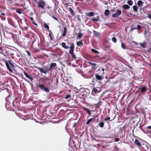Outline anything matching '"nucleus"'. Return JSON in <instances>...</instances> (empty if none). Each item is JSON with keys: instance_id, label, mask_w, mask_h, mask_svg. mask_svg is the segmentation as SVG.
<instances>
[{"instance_id": "f257e3e1", "label": "nucleus", "mask_w": 151, "mask_h": 151, "mask_svg": "<svg viewBox=\"0 0 151 151\" xmlns=\"http://www.w3.org/2000/svg\"><path fill=\"white\" fill-rule=\"evenodd\" d=\"M69 45H70V47L67 46L66 45L65 43L63 42L61 43V45L65 49H68L69 48H70V50L69 52V53L72 55V58L76 60V57L74 54V51L75 47V45L72 42H70L69 43Z\"/></svg>"}, {"instance_id": "f03ea898", "label": "nucleus", "mask_w": 151, "mask_h": 151, "mask_svg": "<svg viewBox=\"0 0 151 151\" xmlns=\"http://www.w3.org/2000/svg\"><path fill=\"white\" fill-rule=\"evenodd\" d=\"M4 61L5 63L7 69L10 72L13 73V71L12 69H14V68L15 67L14 65L12 63L13 62L9 60L8 61L4 60Z\"/></svg>"}, {"instance_id": "7ed1b4c3", "label": "nucleus", "mask_w": 151, "mask_h": 151, "mask_svg": "<svg viewBox=\"0 0 151 151\" xmlns=\"http://www.w3.org/2000/svg\"><path fill=\"white\" fill-rule=\"evenodd\" d=\"M37 88L40 90L45 92L46 93H49L50 88L46 87L44 85L41 83H39L37 84Z\"/></svg>"}, {"instance_id": "20e7f679", "label": "nucleus", "mask_w": 151, "mask_h": 151, "mask_svg": "<svg viewBox=\"0 0 151 151\" xmlns=\"http://www.w3.org/2000/svg\"><path fill=\"white\" fill-rule=\"evenodd\" d=\"M88 92L89 93V90L88 89H85L84 88L83 90L80 93L79 95L80 98L83 100L85 99L88 95Z\"/></svg>"}, {"instance_id": "39448f33", "label": "nucleus", "mask_w": 151, "mask_h": 151, "mask_svg": "<svg viewBox=\"0 0 151 151\" xmlns=\"http://www.w3.org/2000/svg\"><path fill=\"white\" fill-rule=\"evenodd\" d=\"M37 68L41 73H46L50 70L49 67L46 65H44L42 68L37 67Z\"/></svg>"}, {"instance_id": "423d86ee", "label": "nucleus", "mask_w": 151, "mask_h": 151, "mask_svg": "<svg viewBox=\"0 0 151 151\" xmlns=\"http://www.w3.org/2000/svg\"><path fill=\"white\" fill-rule=\"evenodd\" d=\"M75 120H76L74 119H71L69 120L67 123L68 125H69L70 127L74 128L77 124V122Z\"/></svg>"}, {"instance_id": "0eeeda50", "label": "nucleus", "mask_w": 151, "mask_h": 151, "mask_svg": "<svg viewBox=\"0 0 151 151\" xmlns=\"http://www.w3.org/2000/svg\"><path fill=\"white\" fill-rule=\"evenodd\" d=\"M4 56L8 58H10L11 55L9 50H7L5 48H4L3 51L1 52Z\"/></svg>"}, {"instance_id": "6e6552de", "label": "nucleus", "mask_w": 151, "mask_h": 151, "mask_svg": "<svg viewBox=\"0 0 151 151\" xmlns=\"http://www.w3.org/2000/svg\"><path fill=\"white\" fill-rule=\"evenodd\" d=\"M45 4V2L43 0H40L37 3L38 7L43 9Z\"/></svg>"}, {"instance_id": "1a4fd4ad", "label": "nucleus", "mask_w": 151, "mask_h": 151, "mask_svg": "<svg viewBox=\"0 0 151 151\" xmlns=\"http://www.w3.org/2000/svg\"><path fill=\"white\" fill-rule=\"evenodd\" d=\"M122 13V11L120 10L117 9L116 12L112 15L113 17H118Z\"/></svg>"}, {"instance_id": "9d476101", "label": "nucleus", "mask_w": 151, "mask_h": 151, "mask_svg": "<svg viewBox=\"0 0 151 151\" xmlns=\"http://www.w3.org/2000/svg\"><path fill=\"white\" fill-rule=\"evenodd\" d=\"M93 76V74L92 73L91 70H90L88 72V73H86V78H90L92 77Z\"/></svg>"}, {"instance_id": "9b49d317", "label": "nucleus", "mask_w": 151, "mask_h": 151, "mask_svg": "<svg viewBox=\"0 0 151 151\" xmlns=\"http://www.w3.org/2000/svg\"><path fill=\"white\" fill-rule=\"evenodd\" d=\"M100 88L99 87H97L96 88H95L94 87L93 88L92 92L94 93H99L100 91Z\"/></svg>"}, {"instance_id": "f8f14e48", "label": "nucleus", "mask_w": 151, "mask_h": 151, "mask_svg": "<svg viewBox=\"0 0 151 151\" xmlns=\"http://www.w3.org/2000/svg\"><path fill=\"white\" fill-rule=\"evenodd\" d=\"M139 89L140 90L141 94H144L145 93L146 91V86H143L140 88H139Z\"/></svg>"}, {"instance_id": "ddd939ff", "label": "nucleus", "mask_w": 151, "mask_h": 151, "mask_svg": "<svg viewBox=\"0 0 151 151\" xmlns=\"http://www.w3.org/2000/svg\"><path fill=\"white\" fill-rule=\"evenodd\" d=\"M24 74L30 80H33L32 77L29 75L26 71H24L23 72Z\"/></svg>"}, {"instance_id": "4468645a", "label": "nucleus", "mask_w": 151, "mask_h": 151, "mask_svg": "<svg viewBox=\"0 0 151 151\" xmlns=\"http://www.w3.org/2000/svg\"><path fill=\"white\" fill-rule=\"evenodd\" d=\"M95 76L96 78L99 80H101L103 79V78L101 76L99 75L97 73L95 74Z\"/></svg>"}, {"instance_id": "2eb2a0df", "label": "nucleus", "mask_w": 151, "mask_h": 151, "mask_svg": "<svg viewBox=\"0 0 151 151\" xmlns=\"http://www.w3.org/2000/svg\"><path fill=\"white\" fill-rule=\"evenodd\" d=\"M139 44L140 46L143 48L146 47V46L147 45V43L145 41H144L143 43H140Z\"/></svg>"}, {"instance_id": "dca6fc26", "label": "nucleus", "mask_w": 151, "mask_h": 151, "mask_svg": "<svg viewBox=\"0 0 151 151\" xmlns=\"http://www.w3.org/2000/svg\"><path fill=\"white\" fill-rule=\"evenodd\" d=\"M83 108L86 111L87 113L89 115H91V112L89 109L84 107H83Z\"/></svg>"}, {"instance_id": "f3484780", "label": "nucleus", "mask_w": 151, "mask_h": 151, "mask_svg": "<svg viewBox=\"0 0 151 151\" xmlns=\"http://www.w3.org/2000/svg\"><path fill=\"white\" fill-rule=\"evenodd\" d=\"M101 103H102L101 101V99H100L98 102L96 104H95V106L97 108H100V107L99 106H101Z\"/></svg>"}, {"instance_id": "a211bd4d", "label": "nucleus", "mask_w": 151, "mask_h": 151, "mask_svg": "<svg viewBox=\"0 0 151 151\" xmlns=\"http://www.w3.org/2000/svg\"><path fill=\"white\" fill-rule=\"evenodd\" d=\"M57 66L56 64L55 63H52L49 68V69L50 70L51 69L54 67H55Z\"/></svg>"}, {"instance_id": "6ab92c4d", "label": "nucleus", "mask_w": 151, "mask_h": 151, "mask_svg": "<svg viewBox=\"0 0 151 151\" xmlns=\"http://www.w3.org/2000/svg\"><path fill=\"white\" fill-rule=\"evenodd\" d=\"M99 17L97 16L96 17H94L91 19V21L93 22H97L99 21Z\"/></svg>"}, {"instance_id": "aec40b11", "label": "nucleus", "mask_w": 151, "mask_h": 151, "mask_svg": "<svg viewBox=\"0 0 151 151\" xmlns=\"http://www.w3.org/2000/svg\"><path fill=\"white\" fill-rule=\"evenodd\" d=\"M81 29H80L79 30V32H78V38H80L81 37H82L83 35V34L81 33Z\"/></svg>"}, {"instance_id": "412c9836", "label": "nucleus", "mask_w": 151, "mask_h": 151, "mask_svg": "<svg viewBox=\"0 0 151 151\" xmlns=\"http://www.w3.org/2000/svg\"><path fill=\"white\" fill-rule=\"evenodd\" d=\"M67 32V29L66 27H65L64 28L63 32L62 34V36L64 37L65 36Z\"/></svg>"}, {"instance_id": "4be33fe9", "label": "nucleus", "mask_w": 151, "mask_h": 151, "mask_svg": "<svg viewBox=\"0 0 151 151\" xmlns=\"http://www.w3.org/2000/svg\"><path fill=\"white\" fill-rule=\"evenodd\" d=\"M5 107L8 110H11V106L8 104L7 103L5 105Z\"/></svg>"}, {"instance_id": "5701e85b", "label": "nucleus", "mask_w": 151, "mask_h": 151, "mask_svg": "<svg viewBox=\"0 0 151 151\" xmlns=\"http://www.w3.org/2000/svg\"><path fill=\"white\" fill-rule=\"evenodd\" d=\"M69 11L70 13H71V15L72 16H74L75 14L74 12V11H73V9H72L70 7L69 8Z\"/></svg>"}, {"instance_id": "b1692460", "label": "nucleus", "mask_w": 151, "mask_h": 151, "mask_svg": "<svg viewBox=\"0 0 151 151\" xmlns=\"http://www.w3.org/2000/svg\"><path fill=\"white\" fill-rule=\"evenodd\" d=\"M40 80H41L42 81H48L49 80H50V79L48 78L47 77H45V78H40Z\"/></svg>"}, {"instance_id": "393cba45", "label": "nucleus", "mask_w": 151, "mask_h": 151, "mask_svg": "<svg viewBox=\"0 0 151 151\" xmlns=\"http://www.w3.org/2000/svg\"><path fill=\"white\" fill-rule=\"evenodd\" d=\"M135 143L138 146H141V145L137 139H135Z\"/></svg>"}, {"instance_id": "a878e982", "label": "nucleus", "mask_w": 151, "mask_h": 151, "mask_svg": "<svg viewBox=\"0 0 151 151\" xmlns=\"http://www.w3.org/2000/svg\"><path fill=\"white\" fill-rule=\"evenodd\" d=\"M93 33L94 35L96 37H98L99 35V33L95 30L93 31Z\"/></svg>"}, {"instance_id": "bb28decb", "label": "nucleus", "mask_w": 151, "mask_h": 151, "mask_svg": "<svg viewBox=\"0 0 151 151\" xmlns=\"http://www.w3.org/2000/svg\"><path fill=\"white\" fill-rule=\"evenodd\" d=\"M123 7L124 9H129L130 6L127 4H125L123 5Z\"/></svg>"}, {"instance_id": "cd10ccee", "label": "nucleus", "mask_w": 151, "mask_h": 151, "mask_svg": "<svg viewBox=\"0 0 151 151\" xmlns=\"http://www.w3.org/2000/svg\"><path fill=\"white\" fill-rule=\"evenodd\" d=\"M29 19L32 21V23L33 24H34V25L35 26L37 25V23L34 21V19L32 17H30L29 18Z\"/></svg>"}, {"instance_id": "c85d7f7f", "label": "nucleus", "mask_w": 151, "mask_h": 151, "mask_svg": "<svg viewBox=\"0 0 151 151\" xmlns=\"http://www.w3.org/2000/svg\"><path fill=\"white\" fill-rule=\"evenodd\" d=\"M99 126L101 128L104 127V123L103 122H101L99 124Z\"/></svg>"}, {"instance_id": "c756f323", "label": "nucleus", "mask_w": 151, "mask_h": 151, "mask_svg": "<svg viewBox=\"0 0 151 151\" xmlns=\"http://www.w3.org/2000/svg\"><path fill=\"white\" fill-rule=\"evenodd\" d=\"M109 14V11L108 9H106L105 10L104 14L106 16H108Z\"/></svg>"}, {"instance_id": "7c9ffc66", "label": "nucleus", "mask_w": 151, "mask_h": 151, "mask_svg": "<svg viewBox=\"0 0 151 151\" xmlns=\"http://www.w3.org/2000/svg\"><path fill=\"white\" fill-rule=\"evenodd\" d=\"M94 15V13L93 12H89L88 15L89 17H92Z\"/></svg>"}, {"instance_id": "2f4dec72", "label": "nucleus", "mask_w": 151, "mask_h": 151, "mask_svg": "<svg viewBox=\"0 0 151 151\" xmlns=\"http://www.w3.org/2000/svg\"><path fill=\"white\" fill-rule=\"evenodd\" d=\"M91 52L93 53H95L96 54H99V52L98 51H97V50H96L94 49H92L91 50Z\"/></svg>"}, {"instance_id": "473e14b6", "label": "nucleus", "mask_w": 151, "mask_h": 151, "mask_svg": "<svg viewBox=\"0 0 151 151\" xmlns=\"http://www.w3.org/2000/svg\"><path fill=\"white\" fill-rule=\"evenodd\" d=\"M142 4H143V3L141 0L138 1L137 3V5L139 6H140Z\"/></svg>"}, {"instance_id": "72a5a7b5", "label": "nucleus", "mask_w": 151, "mask_h": 151, "mask_svg": "<svg viewBox=\"0 0 151 151\" xmlns=\"http://www.w3.org/2000/svg\"><path fill=\"white\" fill-rule=\"evenodd\" d=\"M44 26L45 28L46 29H47L48 30L49 29V27L46 24V23L44 22Z\"/></svg>"}, {"instance_id": "f704fd0d", "label": "nucleus", "mask_w": 151, "mask_h": 151, "mask_svg": "<svg viewBox=\"0 0 151 151\" xmlns=\"http://www.w3.org/2000/svg\"><path fill=\"white\" fill-rule=\"evenodd\" d=\"M77 45L78 46H80L81 45H83V43L81 41L80 42H77Z\"/></svg>"}, {"instance_id": "c9c22d12", "label": "nucleus", "mask_w": 151, "mask_h": 151, "mask_svg": "<svg viewBox=\"0 0 151 151\" xmlns=\"http://www.w3.org/2000/svg\"><path fill=\"white\" fill-rule=\"evenodd\" d=\"M47 8L49 10L48 11H51L52 9V7L51 6L48 5L47 7Z\"/></svg>"}, {"instance_id": "e433bc0d", "label": "nucleus", "mask_w": 151, "mask_h": 151, "mask_svg": "<svg viewBox=\"0 0 151 151\" xmlns=\"http://www.w3.org/2000/svg\"><path fill=\"white\" fill-rule=\"evenodd\" d=\"M93 119V118H91V119L88 120L86 123V124H89Z\"/></svg>"}, {"instance_id": "4c0bfd02", "label": "nucleus", "mask_w": 151, "mask_h": 151, "mask_svg": "<svg viewBox=\"0 0 151 151\" xmlns=\"http://www.w3.org/2000/svg\"><path fill=\"white\" fill-rule=\"evenodd\" d=\"M121 47H122L124 49H126V46L125 45L124 43H121Z\"/></svg>"}, {"instance_id": "58836bf2", "label": "nucleus", "mask_w": 151, "mask_h": 151, "mask_svg": "<svg viewBox=\"0 0 151 151\" xmlns=\"http://www.w3.org/2000/svg\"><path fill=\"white\" fill-rule=\"evenodd\" d=\"M127 4L130 6H131L133 3V2L131 0H129L127 1Z\"/></svg>"}, {"instance_id": "ea45409f", "label": "nucleus", "mask_w": 151, "mask_h": 151, "mask_svg": "<svg viewBox=\"0 0 151 151\" xmlns=\"http://www.w3.org/2000/svg\"><path fill=\"white\" fill-rule=\"evenodd\" d=\"M145 151H150V148L147 147V146H145Z\"/></svg>"}, {"instance_id": "a19ab883", "label": "nucleus", "mask_w": 151, "mask_h": 151, "mask_svg": "<svg viewBox=\"0 0 151 151\" xmlns=\"http://www.w3.org/2000/svg\"><path fill=\"white\" fill-rule=\"evenodd\" d=\"M71 97L70 94H67L65 98V99H66L70 98Z\"/></svg>"}, {"instance_id": "79ce46f5", "label": "nucleus", "mask_w": 151, "mask_h": 151, "mask_svg": "<svg viewBox=\"0 0 151 151\" xmlns=\"http://www.w3.org/2000/svg\"><path fill=\"white\" fill-rule=\"evenodd\" d=\"M89 65L93 66L94 67H95L96 65V64L95 63H93L91 62H89Z\"/></svg>"}, {"instance_id": "37998d69", "label": "nucleus", "mask_w": 151, "mask_h": 151, "mask_svg": "<svg viewBox=\"0 0 151 151\" xmlns=\"http://www.w3.org/2000/svg\"><path fill=\"white\" fill-rule=\"evenodd\" d=\"M16 12L19 14H21L22 13V10L20 9H18L16 10Z\"/></svg>"}, {"instance_id": "c03bdc74", "label": "nucleus", "mask_w": 151, "mask_h": 151, "mask_svg": "<svg viewBox=\"0 0 151 151\" xmlns=\"http://www.w3.org/2000/svg\"><path fill=\"white\" fill-rule=\"evenodd\" d=\"M133 9L135 12L137 11V7L136 6H133Z\"/></svg>"}, {"instance_id": "a18cd8bd", "label": "nucleus", "mask_w": 151, "mask_h": 151, "mask_svg": "<svg viewBox=\"0 0 151 151\" xmlns=\"http://www.w3.org/2000/svg\"><path fill=\"white\" fill-rule=\"evenodd\" d=\"M112 41L114 43H116V39L115 37H113L112 38Z\"/></svg>"}, {"instance_id": "49530a36", "label": "nucleus", "mask_w": 151, "mask_h": 151, "mask_svg": "<svg viewBox=\"0 0 151 151\" xmlns=\"http://www.w3.org/2000/svg\"><path fill=\"white\" fill-rule=\"evenodd\" d=\"M141 26L139 25H138L137 26V28H136V29L139 30L141 29Z\"/></svg>"}, {"instance_id": "de8ad7c7", "label": "nucleus", "mask_w": 151, "mask_h": 151, "mask_svg": "<svg viewBox=\"0 0 151 151\" xmlns=\"http://www.w3.org/2000/svg\"><path fill=\"white\" fill-rule=\"evenodd\" d=\"M99 71H100L101 72V74L102 75L104 74V69L102 68L101 70H100V69Z\"/></svg>"}, {"instance_id": "09e8293b", "label": "nucleus", "mask_w": 151, "mask_h": 151, "mask_svg": "<svg viewBox=\"0 0 151 151\" xmlns=\"http://www.w3.org/2000/svg\"><path fill=\"white\" fill-rule=\"evenodd\" d=\"M52 35H53L52 34V33L51 32H50V33L49 34V36L50 37V39L51 40H52Z\"/></svg>"}, {"instance_id": "8fccbe9b", "label": "nucleus", "mask_w": 151, "mask_h": 151, "mask_svg": "<svg viewBox=\"0 0 151 151\" xmlns=\"http://www.w3.org/2000/svg\"><path fill=\"white\" fill-rule=\"evenodd\" d=\"M2 91H4L5 94H6V95L8 94V92L5 89H3Z\"/></svg>"}, {"instance_id": "3c124183", "label": "nucleus", "mask_w": 151, "mask_h": 151, "mask_svg": "<svg viewBox=\"0 0 151 151\" xmlns=\"http://www.w3.org/2000/svg\"><path fill=\"white\" fill-rule=\"evenodd\" d=\"M26 52L27 53L28 56H30L31 55V53L29 51L26 50Z\"/></svg>"}, {"instance_id": "603ef678", "label": "nucleus", "mask_w": 151, "mask_h": 151, "mask_svg": "<svg viewBox=\"0 0 151 151\" xmlns=\"http://www.w3.org/2000/svg\"><path fill=\"white\" fill-rule=\"evenodd\" d=\"M110 119V117H107V118H105L104 119V121L106 122L107 120H109Z\"/></svg>"}, {"instance_id": "864d4df0", "label": "nucleus", "mask_w": 151, "mask_h": 151, "mask_svg": "<svg viewBox=\"0 0 151 151\" xmlns=\"http://www.w3.org/2000/svg\"><path fill=\"white\" fill-rule=\"evenodd\" d=\"M147 17L148 18L151 19V14L148 13L147 14Z\"/></svg>"}, {"instance_id": "5fc2aeb1", "label": "nucleus", "mask_w": 151, "mask_h": 151, "mask_svg": "<svg viewBox=\"0 0 151 151\" xmlns=\"http://www.w3.org/2000/svg\"><path fill=\"white\" fill-rule=\"evenodd\" d=\"M120 139L118 138H116L114 139V141L116 142H117L119 141Z\"/></svg>"}, {"instance_id": "6e6d98bb", "label": "nucleus", "mask_w": 151, "mask_h": 151, "mask_svg": "<svg viewBox=\"0 0 151 151\" xmlns=\"http://www.w3.org/2000/svg\"><path fill=\"white\" fill-rule=\"evenodd\" d=\"M151 52V42L150 45V47L148 51V52Z\"/></svg>"}, {"instance_id": "4d7b16f0", "label": "nucleus", "mask_w": 151, "mask_h": 151, "mask_svg": "<svg viewBox=\"0 0 151 151\" xmlns=\"http://www.w3.org/2000/svg\"><path fill=\"white\" fill-rule=\"evenodd\" d=\"M134 29H136V28L131 27V30L132 31H133Z\"/></svg>"}, {"instance_id": "13d9d810", "label": "nucleus", "mask_w": 151, "mask_h": 151, "mask_svg": "<svg viewBox=\"0 0 151 151\" xmlns=\"http://www.w3.org/2000/svg\"><path fill=\"white\" fill-rule=\"evenodd\" d=\"M4 48H5L4 47H2L0 46V50H1L2 51H3Z\"/></svg>"}, {"instance_id": "bf43d9fd", "label": "nucleus", "mask_w": 151, "mask_h": 151, "mask_svg": "<svg viewBox=\"0 0 151 151\" xmlns=\"http://www.w3.org/2000/svg\"><path fill=\"white\" fill-rule=\"evenodd\" d=\"M52 17L55 20H58V19L55 17Z\"/></svg>"}, {"instance_id": "052dcab7", "label": "nucleus", "mask_w": 151, "mask_h": 151, "mask_svg": "<svg viewBox=\"0 0 151 151\" xmlns=\"http://www.w3.org/2000/svg\"><path fill=\"white\" fill-rule=\"evenodd\" d=\"M147 129H150L151 128V126H148L147 127Z\"/></svg>"}, {"instance_id": "680f3d73", "label": "nucleus", "mask_w": 151, "mask_h": 151, "mask_svg": "<svg viewBox=\"0 0 151 151\" xmlns=\"http://www.w3.org/2000/svg\"><path fill=\"white\" fill-rule=\"evenodd\" d=\"M1 14L3 16H4L5 15V14L4 13H1Z\"/></svg>"}, {"instance_id": "e2e57ef3", "label": "nucleus", "mask_w": 151, "mask_h": 151, "mask_svg": "<svg viewBox=\"0 0 151 151\" xmlns=\"http://www.w3.org/2000/svg\"><path fill=\"white\" fill-rule=\"evenodd\" d=\"M133 42L136 45H137L138 44L137 42H136L135 41H133Z\"/></svg>"}, {"instance_id": "0e129e2a", "label": "nucleus", "mask_w": 151, "mask_h": 151, "mask_svg": "<svg viewBox=\"0 0 151 151\" xmlns=\"http://www.w3.org/2000/svg\"><path fill=\"white\" fill-rule=\"evenodd\" d=\"M68 5V3H66V4H65V5L66 6V5Z\"/></svg>"}, {"instance_id": "69168bd1", "label": "nucleus", "mask_w": 151, "mask_h": 151, "mask_svg": "<svg viewBox=\"0 0 151 151\" xmlns=\"http://www.w3.org/2000/svg\"><path fill=\"white\" fill-rule=\"evenodd\" d=\"M14 101H13V102H12V104H13V105L14 106Z\"/></svg>"}, {"instance_id": "338daca9", "label": "nucleus", "mask_w": 151, "mask_h": 151, "mask_svg": "<svg viewBox=\"0 0 151 151\" xmlns=\"http://www.w3.org/2000/svg\"><path fill=\"white\" fill-rule=\"evenodd\" d=\"M94 82V81H92V82Z\"/></svg>"}, {"instance_id": "774afa93", "label": "nucleus", "mask_w": 151, "mask_h": 151, "mask_svg": "<svg viewBox=\"0 0 151 151\" xmlns=\"http://www.w3.org/2000/svg\"><path fill=\"white\" fill-rule=\"evenodd\" d=\"M142 130V131H143V130L142 129L140 128Z\"/></svg>"}]
</instances>
